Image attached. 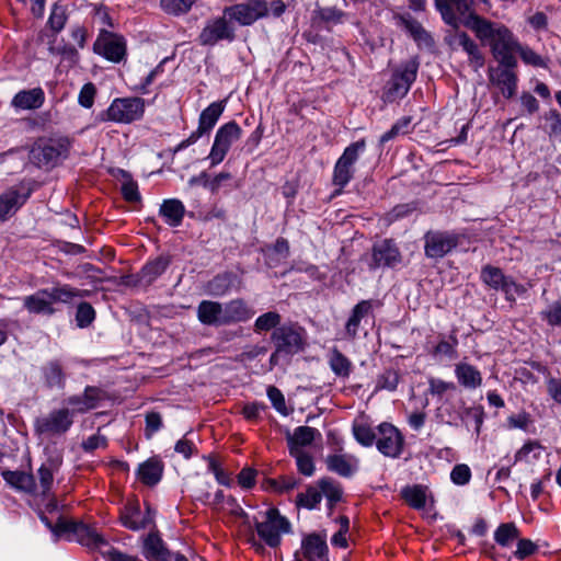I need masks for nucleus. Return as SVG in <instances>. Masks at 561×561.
Masks as SVG:
<instances>
[{
    "mask_svg": "<svg viewBox=\"0 0 561 561\" xmlns=\"http://www.w3.org/2000/svg\"><path fill=\"white\" fill-rule=\"evenodd\" d=\"M465 26L470 28L478 39L490 46L492 56L497 62L517 66L514 54L519 42L506 25L470 12L465 21Z\"/></svg>",
    "mask_w": 561,
    "mask_h": 561,
    "instance_id": "1",
    "label": "nucleus"
},
{
    "mask_svg": "<svg viewBox=\"0 0 561 561\" xmlns=\"http://www.w3.org/2000/svg\"><path fill=\"white\" fill-rule=\"evenodd\" d=\"M64 463L61 451L56 448H45V459L37 468L34 474V497L47 502L46 506L49 512L57 508V500L53 489L55 479L59 474Z\"/></svg>",
    "mask_w": 561,
    "mask_h": 561,
    "instance_id": "2",
    "label": "nucleus"
},
{
    "mask_svg": "<svg viewBox=\"0 0 561 561\" xmlns=\"http://www.w3.org/2000/svg\"><path fill=\"white\" fill-rule=\"evenodd\" d=\"M419 67L416 58H411L397 67L383 88L382 100L392 103L403 99L416 80Z\"/></svg>",
    "mask_w": 561,
    "mask_h": 561,
    "instance_id": "3",
    "label": "nucleus"
},
{
    "mask_svg": "<svg viewBox=\"0 0 561 561\" xmlns=\"http://www.w3.org/2000/svg\"><path fill=\"white\" fill-rule=\"evenodd\" d=\"M365 149V139H359L348 145L336 160L332 173V184L336 187L334 195H340L344 187L353 180L355 163Z\"/></svg>",
    "mask_w": 561,
    "mask_h": 561,
    "instance_id": "4",
    "label": "nucleus"
},
{
    "mask_svg": "<svg viewBox=\"0 0 561 561\" xmlns=\"http://www.w3.org/2000/svg\"><path fill=\"white\" fill-rule=\"evenodd\" d=\"M71 141L68 137L49 138L36 144L31 150V160L39 168H54L67 159Z\"/></svg>",
    "mask_w": 561,
    "mask_h": 561,
    "instance_id": "5",
    "label": "nucleus"
},
{
    "mask_svg": "<svg viewBox=\"0 0 561 561\" xmlns=\"http://www.w3.org/2000/svg\"><path fill=\"white\" fill-rule=\"evenodd\" d=\"M54 531L72 536L73 540L90 549L98 550L103 557L104 550L112 547L94 526L84 523L60 520L55 525Z\"/></svg>",
    "mask_w": 561,
    "mask_h": 561,
    "instance_id": "6",
    "label": "nucleus"
},
{
    "mask_svg": "<svg viewBox=\"0 0 561 561\" xmlns=\"http://www.w3.org/2000/svg\"><path fill=\"white\" fill-rule=\"evenodd\" d=\"M254 526L259 537L272 548L279 546L282 535L288 534L291 528L289 520L275 507L264 513V520L254 518Z\"/></svg>",
    "mask_w": 561,
    "mask_h": 561,
    "instance_id": "7",
    "label": "nucleus"
},
{
    "mask_svg": "<svg viewBox=\"0 0 561 561\" xmlns=\"http://www.w3.org/2000/svg\"><path fill=\"white\" fill-rule=\"evenodd\" d=\"M92 49L94 54L114 64H119L126 60L127 57V42L125 37L106 30H100Z\"/></svg>",
    "mask_w": 561,
    "mask_h": 561,
    "instance_id": "8",
    "label": "nucleus"
},
{
    "mask_svg": "<svg viewBox=\"0 0 561 561\" xmlns=\"http://www.w3.org/2000/svg\"><path fill=\"white\" fill-rule=\"evenodd\" d=\"M241 137L242 129L234 121L221 125L215 134L214 142L207 157L210 167L221 163L231 146Z\"/></svg>",
    "mask_w": 561,
    "mask_h": 561,
    "instance_id": "9",
    "label": "nucleus"
},
{
    "mask_svg": "<svg viewBox=\"0 0 561 561\" xmlns=\"http://www.w3.org/2000/svg\"><path fill=\"white\" fill-rule=\"evenodd\" d=\"M145 113V101L140 98H117L105 112L107 121L130 124L140 119Z\"/></svg>",
    "mask_w": 561,
    "mask_h": 561,
    "instance_id": "10",
    "label": "nucleus"
},
{
    "mask_svg": "<svg viewBox=\"0 0 561 561\" xmlns=\"http://www.w3.org/2000/svg\"><path fill=\"white\" fill-rule=\"evenodd\" d=\"M226 107L225 101H218L210 103L206 108L202 111L198 117V126L196 130L192 131L191 135L183 139L176 147L174 152L182 151L190 146L197 142V140L204 135H208L216 126L220 116L222 115Z\"/></svg>",
    "mask_w": 561,
    "mask_h": 561,
    "instance_id": "11",
    "label": "nucleus"
},
{
    "mask_svg": "<svg viewBox=\"0 0 561 561\" xmlns=\"http://www.w3.org/2000/svg\"><path fill=\"white\" fill-rule=\"evenodd\" d=\"M225 18L239 25H251L257 20L268 15V5L265 0H245L224 9Z\"/></svg>",
    "mask_w": 561,
    "mask_h": 561,
    "instance_id": "12",
    "label": "nucleus"
},
{
    "mask_svg": "<svg viewBox=\"0 0 561 561\" xmlns=\"http://www.w3.org/2000/svg\"><path fill=\"white\" fill-rule=\"evenodd\" d=\"M72 424L73 416L70 409H55L34 421V431L38 435H62Z\"/></svg>",
    "mask_w": 561,
    "mask_h": 561,
    "instance_id": "13",
    "label": "nucleus"
},
{
    "mask_svg": "<svg viewBox=\"0 0 561 561\" xmlns=\"http://www.w3.org/2000/svg\"><path fill=\"white\" fill-rule=\"evenodd\" d=\"M376 448L385 457L397 459L404 448V436L393 424L382 422L377 426Z\"/></svg>",
    "mask_w": 561,
    "mask_h": 561,
    "instance_id": "14",
    "label": "nucleus"
},
{
    "mask_svg": "<svg viewBox=\"0 0 561 561\" xmlns=\"http://www.w3.org/2000/svg\"><path fill=\"white\" fill-rule=\"evenodd\" d=\"M271 340L277 352L294 355L304 348V329L295 323H286L273 331Z\"/></svg>",
    "mask_w": 561,
    "mask_h": 561,
    "instance_id": "15",
    "label": "nucleus"
},
{
    "mask_svg": "<svg viewBox=\"0 0 561 561\" xmlns=\"http://www.w3.org/2000/svg\"><path fill=\"white\" fill-rule=\"evenodd\" d=\"M362 260L366 262L369 270L393 267L401 262V253L396 243L385 239L375 243L371 248V253L364 255Z\"/></svg>",
    "mask_w": 561,
    "mask_h": 561,
    "instance_id": "16",
    "label": "nucleus"
},
{
    "mask_svg": "<svg viewBox=\"0 0 561 561\" xmlns=\"http://www.w3.org/2000/svg\"><path fill=\"white\" fill-rule=\"evenodd\" d=\"M516 67L497 62V66L490 67L488 70L490 83L499 89L506 99L513 98L517 91L518 76L515 71Z\"/></svg>",
    "mask_w": 561,
    "mask_h": 561,
    "instance_id": "17",
    "label": "nucleus"
},
{
    "mask_svg": "<svg viewBox=\"0 0 561 561\" xmlns=\"http://www.w3.org/2000/svg\"><path fill=\"white\" fill-rule=\"evenodd\" d=\"M234 30L229 25L225 14L209 20L198 35V42L203 46H214L220 41H232Z\"/></svg>",
    "mask_w": 561,
    "mask_h": 561,
    "instance_id": "18",
    "label": "nucleus"
},
{
    "mask_svg": "<svg viewBox=\"0 0 561 561\" xmlns=\"http://www.w3.org/2000/svg\"><path fill=\"white\" fill-rule=\"evenodd\" d=\"M451 49H462L468 55L469 65L478 71L484 66V56L478 44L466 33L456 31L446 38Z\"/></svg>",
    "mask_w": 561,
    "mask_h": 561,
    "instance_id": "19",
    "label": "nucleus"
},
{
    "mask_svg": "<svg viewBox=\"0 0 561 561\" xmlns=\"http://www.w3.org/2000/svg\"><path fill=\"white\" fill-rule=\"evenodd\" d=\"M297 552L304 561H330L327 537L318 533L305 535L301 539L300 551Z\"/></svg>",
    "mask_w": 561,
    "mask_h": 561,
    "instance_id": "20",
    "label": "nucleus"
},
{
    "mask_svg": "<svg viewBox=\"0 0 561 561\" xmlns=\"http://www.w3.org/2000/svg\"><path fill=\"white\" fill-rule=\"evenodd\" d=\"M424 240L425 255L430 259H440L458 244V238L455 234L440 231L427 232Z\"/></svg>",
    "mask_w": 561,
    "mask_h": 561,
    "instance_id": "21",
    "label": "nucleus"
},
{
    "mask_svg": "<svg viewBox=\"0 0 561 561\" xmlns=\"http://www.w3.org/2000/svg\"><path fill=\"white\" fill-rule=\"evenodd\" d=\"M119 519L124 527L138 531L153 524V514L149 506L144 514L137 503H129L122 508Z\"/></svg>",
    "mask_w": 561,
    "mask_h": 561,
    "instance_id": "22",
    "label": "nucleus"
},
{
    "mask_svg": "<svg viewBox=\"0 0 561 561\" xmlns=\"http://www.w3.org/2000/svg\"><path fill=\"white\" fill-rule=\"evenodd\" d=\"M374 313L373 300H360L351 310L345 322L344 336L347 340H355L358 336L362 322H366Z\"/></svg>",
    "mask_w": 561,
    "mask_h": 561,
    "instance_id": "23",
    "label": "nucleus"
},
{
    "mask_svg": "<svg viewBox=\"0 0 561 561\" xmlns=\"http://www.w3.org/2000/svg\"><path fill=\"white\" fill-rule=\"evenodd\" d=\"M141 553L148 561H172L173 558L158 531L142 537Z\"/></svg>",
    "mask_w": 561,
    "mask_h": 561,
    "instance_id": "24",
    "label": "nucleus"
},
{
    "mask_svg": "<svg viewBox=\"0 0 561 561\" xmlns=\"http://www.w3.org/2000/svg\"><path fill=\"white\" fill-rule=\"evenodd\" d=\"M437 11L440 13L443 21L457 27L459 14L470 12L473 5V0H434Z\"/></svg>",
    "mask_w": 561,
    "mask_h": 561,
    "instance_id": "25",
    "label": "nucleus"
},
{
    "mask_svg": "<svg viewBox=\"0 0 561 561\" xmlns=\"http://www.w3.org/2000/svg\"><path fill=\"white\" fill-rule=\"evenodd\" d=\"M102 398L103 391L100 388L88 386L82 394L71 396L66 402L72 408L70 411L73 415L75 413H85L95 409Z\"/></svg>",
    "mask_w": 561,
    "mask_h": 561,
    "instance_id": "26",
    "label": "nucleus"
},
{
    "mask_svg": "<svg viewBox=\"0 0 561 561\" xmlns=\"http://www.w3.org/2000/svg\"><path fill=\"white\" fill-rule=\"evenodd\" d=\"M23 307L32 314L53 316L56 312L51 297L47 288L23 298Z\"/></svg>",
    "mask_w": 561,
    "mask_h": 561,
    "instance_id": "27",
    "label": "nucleus"
},
{
    "mask_svg": "<svg viewBox=\"0 0 561 561\" xmlns=\"http://www.w3.org/2000/svg\"><path fill=\"white\" fill-rule=\"evenodd\" d=\"M171 259L168 255H159L149 260L137 274L138 283L145 286L151 285L169 267Z\"/></svg>",
    "mask_w": 561,
    "mask_h": 561,
    "instance_id": "28",
    "label": "nucleus"
},
{
    "mask_svg": "<svg viewBox=\"0 0 561 561\" xmlns=\"http://www.w3.org/2000/svg\"><path fill=\"white\" fill-rule=\"evenodd\" d=\"M163 469L164 465L159 457H150L138 466L136 476L142 484L153 486L160 482Z\"/></svg>",
    "mask_w": 561,
    "mask_h": 561,
    "instance_id": "29",
    "label": "nucleus"
},
{
    "mask_svg": "<svg viewBox=\"0 0 561 561\" xmlns=\"http://www.w3.org/2000/svg\"><path fill=\"white\" fill-rule=\"evenodd\" d=\"M45 92L42 88L19 91L12 99L11 105L16 110L32 111L43 106Z\"/></svg>",
    "mask_w": 561,
    "mask_h": 561,
    "instance_id": "30",
    "label": "nucleus"
},
{
    "mask_svg": "<svg viewBox=\"0 0 561 561\" xmlns=\"http://www.w3.org/2000/svg\"><path fill=\"white\" fill-rule=\"evenodd\" d=\"M31 195V191L22 194L16 188L12 187L0 195V220H7L13 215L21 206L25 204Z\"/></svg>",
    "mask_w": 561,
    "mask_h": 561,
    "instance_id": "31",
    "label": "nucleus"
},
{
    "mask_svg": "<svg viewBox=\"0 0 561 561\" xmlns=\"http://www.w3.org/2000/svg\"><path fill=\"white\" fill-rule=\"evenodd\" d=\"M197 319L204 325H225L224 305L213 300L201 301L197 306Z\"/></svg>",
    "mask_w": 561,
    "mask_h": 561,
    "instance_id": "32",
    "label": "nucleus"
},
{
    "mask_svg": "<svg viewBox=\"0 0 561 561\" xmlns=\"http://www.w3.org/2000/svg\"><path fill=\"white\" fill-rule=\"evenodd\" d=\"M254 316V311L243 299H233L224 305V324L244 322Z\"/></svg>",
    "mask_w": 561,
    "mask_h": 561,
    "instance_id": "33",
    "label": "nucleus"
},
{
    "mask_svg": "<svg viewBox=\"0 0 561 561\" xmlns=\"http://www.w3.org/2000/svg\"><path fill=\"white\" fill-rule=\"evenodd\" d=\"M4 482L12 489L34 496V474L22 470L2 471Z\"/></svg>",
    "mask_w": 561,
    "mask_h": 561,
    "instance_id": "34",
    "label": "nucleus"
},
{
    "mask_svg": "<svg viewBox=\"0 0 561 561\" xmlns=\"http://www.w3.org/2000/svg\"><path fill=\"white\" fill-rule=\"evenodd\" d=\"M51 297L53 304L70 305L76 299L90 296V290L79 289L69 284L56 283L53 287L47 288Z\"/></svg>",
    "mask_w": 561,
    "mask_h": 561,
    "instance_id": "35",
    "label": "nucleus"
},
{
    "mask_svg": "<svg viewBox=\"0 0 561 561\" xmlns=\"http://www.w3.org/2000/svg\"><path fill=\"white\" fill-rule=\"evenodd\" d=\"M325 463L330 471L347 478L357 470L358 459L352 455L336 454L329 455L325 459Z\"/></svg>",
    "mask_w": 561,
    "mask_h": 561,
    "instance_id": "36",
    "label": "nucleus"
},
{
    "mask_svg": "<svg viewBox=\"0 0 561 561\" xmlns=\"http://www.w3.org/2000/svg\"><path fill=\"white\" fill-rule=\"evenodd\" d=\"M400 25L410 34L420 47H432L434 45L433 37L422 26V24L410 15H401L399 18Z\"/></svg>",
    "mask_w": 561,
    "mask_h": 561,
    "instance_id": "37",
    "label": "nucleus"
},
{
    "mask_svg": "<svg viewBox=\"0 0 561 561\" xmlns=\"http://www.w3.org/2000/svg\"><path fill=\"white\" fill-rule=\"evenodd\" d=\"M455 376L459 385L467 389H477L482 385V375L480 370L465 362L456 364Z\"/></svg>",
    "mask_w": 561,
    "mask_h": 561,
    "instance_id": "38",
    "label": "nucleus"
},
{
    "mask_svg": "<svg viewBox=\"0 0 561 561\" xmlns=\"http://www.w3.org/2000/svg\"><path fill=\"white\" fill-rule=\"evenodd\" d=\"M159 214L164 219L165 224L171 227H178L183 221L185 207L180 199H165L160 206Z\"/></svg>",
    "mask_w": 561,
    "mask_h": 561,
    "instance_id": "39",
    "label": "nucleus"
},
{
    "mask_svg": "<svg viewBox=\"0 0 561 561\" xmlns=\"http://www.w3.org/2000/svg\"><path fill=\"white\" fill-rule=\"evenodd\" d=\"M316 435H320L319 431L310 426H298L294 433L287 437L289 453L304 451L302 448L310 446Z\"/></svg>",
    "mask_w": 561,
    "mask_h": 561,
    "instance_id": "40",
    "label": "nucleus"
},
{
    "mask_svg": "<svg viewBox=\"0 0 561 561\" xmlns=\"http://www.w3.org/2000/svg\"><path fill=\"white\" fill-rule=\"evenodd\" d=\"M328 365L336 377L343 379L348 378L353 370L352 360L337 347H332L328 353Z\"/></svg>",
    "mask_w": 561,
    "mask_h": 561,
    "instance_id": "41",
    "label": "nucleus"
},
{
    "mask_svg": "<svg viewBox=\"0 0 561 561\" xmlns=\"http://www.w3.org/2000/svg\"><path fill=\"white\" fill-rule=\"evenodd\" d=\"M428 489L422 484L405 486L401 490L402 499L414 510H423L426 505Z\"/></svg>",
    "mask_w": 561,
    "mask_h": 561,
    "instance_id": "42",
    "label": "nucleus"
},
{
    "mask_svg": "<svg viewBox=\"0 0 561 561\" xmlns=\"http://www.w3.org/2000/svg\"><path fill=\"white\" fill-rule=\"evenodd\" d=\"M346 13L336 7H318L313 11V20L317 23L329 25H336L344 21Z\"/></svg>",
    "mask_w": 561,
    "mask_h": 561,
    "instance_id": "43",
    "label": "nucleus"
},
{
    "mask_svg": "<svg viewBox=\"0 0 561 561\" xmlns=\"http://www.w3.org/2000/svg\"><path fill=\"white\" fill-rule=\"evenodd\" d=\"M352 433L355 440L364 447H371L376 444L377 427L374 428L366 422H354L352 426Z\"/></svg>",
    "mask_w": 561,
    "mask_h": 561,
    "instance_id": "44",
    "label": "nucleus"
},
{
    "mask_svg": "<svg viewBox=\"0 0 561 561\" xmlns=\"http://www.w3.org/2000/svg\"><path fill=\"white\" fill-rule=\"evenodd\" d=\"M519 535V529L514 523H503L494 531V541L502 548H508L517 541Z\"/></svg>",
    "mask_w": 561,
    "mask_h": 561,
    "instance_id": "45",
    "label": "nucleus"
},
{
    "mask_svg": "<svg viewBox=\"0 0 561 561\" xmlns=\"http://www.w3.org/2000/svg\"><path fill=\"white\" fill-rule=\"evenodd\" d=\"M46 385L49 388H62L65 385V374L61 365L57 360L49 362L43 368Z\"/></svg>",
    "mask_w": 561,
    "mask_h": 561,
    "instance_id": "46",
    "label": "nucleus"
},
{
    "mask_svg": "<svg viewBox=\"0 0 561 561\" xmlns=\"http://www.w3.org/2000/svg\"><path fill=\"white\" fill-rule=\"evenodd\" d=\"M400 382V374L398 369H385L376 379V391L387 390L394 391Z\"/></svg>",
    "mask_w": 561,
    "mask_h": 561,
    "instance_id": "47",
    "label": "nucleus"
},
{
    "mask_svg": "<svg viewBox=\"0 0 561 561\" xmlns=\"http://www.w3.org/2000/svg\"><path fill=\"white\" fill-rule=\"evenodd\" d=\"M506 277L499 267L492 265H485L481 270L482 282L495 290L501 289Z\"/></svg>",
    "mask_w": 561,
    "mask_h": 561,
    "instance_id": "48",
    "label": "nucleus"
},
{
    "mask_svg": "<svg viewBox=\"0 0 561 561\" xmlns=\"http://www.w3.org/2000/svg\"><path fill=\"white\" fill-rule=\"evenodd\" d=\"M543 447L540 443L530 440L515 454V461L534 462L541 457Z\"/></svg>",
    "mask_w": 561,
    "mask_h": 561,
    "instance_id": "49",
    "label": "nucleus"
},
{
    "mask_svg": "<svg viewBox=\"0 0 561 561\" xmlns=\"http://www.w3.org/2000/svg\"><path fill=\"white\" fill-rule=\"evenodd\" d=\"M196 1L197 0H160V7L167 14L179 16L187 13Z\"/></svg>",
    "mask_w": 561,
    "mask_h": 561,
    "instance_id": "50",
    "label": "nucleus"
},
{
    "mask_svg": "<svg viewBox=\"0 0 561 561\" xmlns=\"http://www.w3.org/2000/svg\"><path fill=\"white\" fill-rule=\"evenodd\" d=\"M515 53L519 55L520 59L525 65L537 68L548 67L547 60L527 45H522L519 43Z\"/></svg>",
    "mask_w": 561,
    "mask_h": 561,
    "instance_id": "51",
    "label": "nucleus"
},
{
    "mask_svg": "<svg viewBox=\"0 0 561 561\" xmlns=\"http://www.w3.org/2000/svg\"><path fill=\"white\" fill-rule=\"evenodd\" d=\"M67 21H68L67 8L57 2L54 3L51 7V10H50L48 22H47L49 27L54 32L59 33L61 30H64Z\"/></svg>",
    "mask_w": 561,
    "mask_h": 561,
    "instance_id": "52",
    "label": "nucleus"
},
{
    "mask_svg": "<svg viewBox=\"0 0 561 561\" xmlns=\"http://www.w3.org/2000/svg\"><path fill=\"white\" fill-rule=\"evenodd\" d=\"M282 317L276 311H268L256 318L254 322V331L257 333L267 332L272 329L280 327Z\"/></svg>",
    "mask_w": 561,
    "mask_h": 561,
    "instance_id": "53",
    "label": "nucleus"
},
{
    "mask_svg": "<svg viewBox=\"0 0 561 561\" xmlns=\"http://www.w3.org/2000/svg\"><path fill=\"white\" fill-rule=\"evenodd\" d=\"M322 500L320 490L314 486H309L302 493H299L296 497V504L307 510L316 508Z\"/></svg>",
    "mask_w": 561,
    "mask_h": 561,
    "instance_id": "54",
    "label": "nucleus"
},
{
    "mask_svg": "<svg viewBox=\"0 0 561 561\" xmlns=\"http://www.w3.org/2000/svg\"><path fill=\"white\" fill-rule=\"evenodd\" d=\"M319 488L322 495H324L330 504H335L342 499V489L332 479L325 478L319 481Z\"/></svg>",
    "mask_w": 561,
    "mask_h": 561,
    "instance_id": "55",
    "label": "nucleus"
},
{
    "mask_svg": "<svg viewBox=\"0 0 561 561\" xmlns=\"http://www.w3.org/2000/svg\"><path fill=\"white\" fill-rule=\"evenodd\" d=\"M204 459L207 461V469L211 472L217 482L225 486H230L232 479L230 474L221 468L220 462L213 456H206Z\"/></svg>",
    "mask_w": 561,
    "mask_h": 561,
    "instance_id": "56",
    "label": "nucleus"
},
{
    "mask_svg": "<svg viewBox=\"0 0 561 561\" xmlns=\"http://www.w3.org/2000/svg\"><path fill=\"white\" fill-rule=\"evenodd\" d=\"M95 319V310L89 302H80L77 307L76 322L79 328H88Z\"/></svg>",
    "mask_w": 561,
    "mask_h": 561,
    "instance_id": "57",
    "label": "nucleus"
},
{
    "mask_svg": "<svg viewBox=\"0 0 561 561\" xmlns=\"http://www.w3.org/2000/svg\"><path fill=\"white\" fill-rule=\"evenodd\" d=\"M289 454L296 459L298 471L301 474L306 477L313 474L314 463L310 455L305 451H290Z\"/></svg>",
    "mask_w": 561,
    "mask_h": 561,
    "instance_id": "58",
    "label": "nucleus"
},
{
    "mask_svg": "<svg viewBox=\"0 0 561 561\" xmlns=\"http://www.w3.org/2000/svg\"><path fill=\"white\" fill-rule=\"evenodd\" d=\"M195 497L203 504L210 505L214 508H218L221 505L226 504L227 500V496H225L221 490H218L211 497L210 493L207 490L199 489L196 491Z\"/></svg>",
    "mask_w": 561,
    "mask_h": 561,
    "instance_id": "59",
    "label": "nucleus"
},
{
    "mask_svg": "<svg viewBox=\"0 0 561 561\" xmlns=\"http://www.w3.org/2000/svg\"><path fill=\"white\" fill-rule=\"evenodd\" d=\"M145 436L150 439L163 426L162 415L159 412L150 411L145 415Z\"/></svg>",
    "mask_w": 561,
    "mask_h": 561,
    "instance_id": "60",
    "label": "nucleus"
},
{
    "mask_svg": "<svg viewBox=\"0 0 561 561\" xmlns=\"http://www.w3.org/2000/svg\"><path fill=\"white\" fill-rule=\"evenodd\" d=\"M450 341L442 340L434 347L432 354L434 356H446L449 358L456 357V346L458 344V339L455 334L449 336Z\"/></svg>",
    "mask_w": 561,
    "mask_h": 561,
    "instance_id": "61",
    "label": "nucleus"
},
{
    "mask_svg": "<svg viewBox=\"0 0 561 561\" xmlns=\"http://www.w3.org/2000/svg\"><path fill=\"white\" fill-rule=\"evenodd\" d=\"M108 440L106 436L102 435L100 432L89 436L81 443V448L85 453H93L96 449H105L107 447Z\"/></svg>",
    "mask_w": 561,
    "mask_h": 561,
    "instance_id": "62",
    "label": "nucleus"
},
{
    "mask_svg": "<svg viewBox=\"0 0 561 561\" xmlns=\"http://www.w3.org/2000/svg\"><path fill=\"white\" fill-rule=\"evenodd\" d=\"M541 318L547 321L551 327H561V298L556 300L549 306L547 310H543Z\"/></svg>",
    "mask_w": 561,
    "mask_h": 561,
    "instance_id": "63",
    "label": "nucleus"
},
{
    "mask_svg": "<svg viewBox=\"0 0 561 561\" xmlns=\"http://www.w3.org/2000/svg\"><path fill=\"white\" fill-rule=\"evenodd\" d=\"M549 136H561V114L557 110H550L545 115Z\"/></svg>",
    "mask_w": 561,
    "mask_h": 561,
    "instance_id": "64",
    "label": "nucleus"
}]
</instances>
